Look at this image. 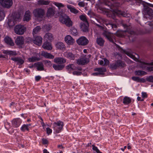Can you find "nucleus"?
<instances>
[{
  "mask_svg": "<svg viewBox=\"0 0 153 153\" xmlns=\"http://www.w3.org/2000/svg\"><path fill=\"white\" fill-rule=\"evenodd\" d=\"M41 77L39 75L36 76L35 77V80L36 82H38L40 80Z\"/></svg>",
  "mask_w": 153,
  "mask_h": 153,
  "instance_id": "56",
  "label": "nucleus"
},
{
  "mask_svg": "<svg viewBox=\"0 0 153 153\" xmlns=\"http://www.w3.org/2000/svg\"><path fill=\"white\" fill-rule=\"evenodd\" d=\"M64 126V123L60 120H59L56 122L53 123V128L55 131L56 133L58 134L63 129Z\"/></svg>",
  "mask_w": 153,
  "mask_h": 153,
  "instance_id": "3",
  "label": "nucleus"
},
{
  "mask_svg": "<svg viewBox=\"0 0 153 153\" xmlns=\"http://www.w3.org/2000/svg\"><path fill=\"white\" fill-rule=\"evenodd\" d=\"M101 73H99V72H95L92 73V75L94 76H98L101 75Z\"/></svg>",
  "mask_w": 153,
  "mask_h": 153,
  "instance_id": "61",
  "label": "nucleus"
},
{
  "mask_svg": "<svg viewBox=\"0 0 153 153\" xmlns=\"http://www.w3.org/2000/svg\"><path fill=\"white\" fill-rule=\"evenodd\" d=\"M103 35L105 36L110 42L116 44L114 43V37L113 35L110 32L107 30H105L102 33Z\"/></svg>",
  "mask_w": 153,
  "mask_h": 153,
  "instance_id": "8",
  "label": "nucleus"
},
{
  "mask_svg": "<svg viewBox=\"0 0 153 153\" xmlns=\"http://www.w3.org/2000/svg\"><path fill=\"white\" fill-rule=\"evenodd\" d=\"M81 74V72L76 71H74L73 72V74L74 75H80Z\"/></svg>",
  "mask_w": 153,
  "mask_h": 153,
  "instance_id": "54",
  "label": "nucleus"
},
{
  "mask_svg": "<svg viewBox=\"0 0 153 153\" xmlns=\"http://www.w3.org/2000/svg\"><path fill=\"white\" fill-rule=\"evenodd\" d=\"M68 8L69 9L70 11L72 13L74 14H76L79 13V11L76 9L73 6L70 4L67 5Z\"/></svg>",
  "mask_w": 153,
  "mask_h": 153,
  "instance_id": "27",
  "label": "nucleus"
},
{
  "mask_svg": "<svg viewBox=\"0 0 153 153\" xmlns=\"http://www.w3.org/2000/svg\"><path fill=\"white\" fill-rule=\"evenodd\" d=\"M80 19L82 21L87 22V20L85 16L81 15L79 16Z\"/></svg>",
  "mask_w": 153,
  "mask_h": 153,
  "instance_id": "44",
  "label": "nucleus"
},
{
  "mask_svg": "<svg viewBox=\"0 0 153 153\" xmlns=\"http://www.w3.org/2000/svg\"><path fill=\"white\" fill-rule=\"evenodd\" d=\"M5 13L2 9H0V21L3 20L5 17Z\"/></svg>",
  "mask_w": 153,
  "mask_h": 153,
  "instance_id": "41",
  "label": "nucleus"
},
{
  "mask_svg": "<svg viewBox=\"0 0 153 153\" xmlns=\"http://www.w3.org/2000/svg\"><path fill=\"white\" fill-rule=\"evenodd\" d=\"M90 55H85L82 57L77 59V63L80 65H84L88 63L89 62V59L88 57V56Z\"/></svg>",
  "mask_w": 153,
  "mask_h": 153,
  "instance_id": "6",
  "label": "nucleus"
},
{
  "mask_svg": "<svg viewBox=\"0 0 153 153\" xmlns=\"http://www.w3.org/2000/svg\"><path fill=\"white\" fill-rule=\"evenodd\" d=\"M54 62L57 64H63L66 62L65 59L61 57H56L54 59Z\"/></svg>",
  "mask_w": 153,
  "mask_h": 153,
  "instance_id": "15",
  "label": "nucleus"
},
{
  "mask_svg": "<svg viewBox=\"0 0 153 153\" xmlns=\"http://www.w3.org/2000/svg\"><path fill=\"white\" fill-rule=\"evenodd\" d=\"M64 56L71 60H74L75 58V55L71 52H65L64 53Z\"/></svg>",
  "mask_w": 153,
  "mask_h": 153,
  "instance_id": "16",
  "label": "nucleus"
},
{
  "mask_svg": "<svg viewBox=\"0 0 153 153\" xmlns=\"http://www.w3.org/2000/svg\"><path fill=\"white\" fill-rule=\"evenodd\" d=\"M136 2L143 5V14L144 15H148L152 16L153 14V10L149 7H153V4L145 2L142 0H135Z\"/></svg>",
  "mask_w": 153,
  "mask_h": 153,
  "instance_id": "1",
  "label": "nucleus"
},
{
  "mask_svg": "<svg viewBox=\"0 0 153 153\" xmlns=\"http://www.w3.org/2000/svg\"><path fill=\"white\" fill-rule=\"evenodd\" d=\"M131 102V99L130 97L126 96L123 98V103L125 105H128Z\"/></svg>",
  "mask_w": 153,
  "mask_h": 153,
  "instance_id": "31",
  "label": "nucleus"
},
{
  "mask_svg": "<svg viewBox=\"0 0 153 153\" xmlns=\"http://www.w3.org/2000/svg\"><path fill=\"white\" fill-rule=\"evenodd\" d=\"M55 9L52 7L49 8L47 13V16L48 17H51L53 16L55 14Z\"/></svg>",
  "mask_w": 153,
  "mask_h": 153,
  "instance_id": "25",
  "label": "nucleus"
},
{
  "mask_svg": "<svg viewBox=\"0 0 153 153\" xmlns=\"http://www.w3.org/2000/svg\"><path fill=\"white\" fill-rule=\"evenodd\" d=\"M96 42L98 45L101 46H102L104 45L105 41L102 38L100 37L97 39Z\"/></svg>",
  "mask_w": 153,
  "mask_h": 153,
  "instance_id": "32",
  "label": "nucleus"
},
{
  "mask_svg": "<svg viewBox=\"0 0 153 153\" xmlns=\"http://www.w3.org/2000/svg\"><path fill=\"white\" fill-rule=\"evenodd\" d=\"M33 41V40L31 37H28L27 38L26 40L27 42L30 43Z\"/></svg>",
  "mask_w": 153,
  "mask_h": 153,
  "instance_id": "53",
  "label": "nucleus"
},
{
  "mask_svg": "<svg viewBox=\"0 0 153 153\" xmlns=\"http://www.w3.org/2000/svg\"><path fill=\"white\" fill-rule=\"evenodd\" d=\"M95 71L99 72V73H101V74H104V72L106 71V69L105 68H96L94 69Z\"/></svg>",
  "mask_w": 153,
  "mask_h": 153,
  "instance_id": "33",
  "label": "nucleus"
},
{
  "mask_svg": "<svg viewBox=\"0 0 153 153\" xmlns=\"http://www.w3.org/2000/svg\"><path fill=\"white\" fill-rule=\"evenodd\" d=\"M77 43L79 45H85L89 43L88 40L85 36H81L76 40Z\"/></svg>",
  "mask_w": 153,
  "mask_h": 153,
  "instance_id": "7",
  "label": "nucleus"
},
{
  "mask_svg": "<svg viewBox=\"0 0 153 153\" xmlns=\"http://www.w3.org/2000/svg\"><path fill=\"white\" fill-rule=\"evenodd\" d=\"M66 68L69 72L71 70H73L76 69V67L74 64H70L66 66Z\"/></svg>",
  "mask_w": 153,
  "mask_h": 153,
  "instance_id": "34",
  "label": "nucleus"
},
{
  "mask_svg": "<svg viewBox=\"0 0 153 153\" xmlns=\"http://www.w3.org/2000/svg\"><path fill=\"white\" fill-rule=\"evenodd\" d=\"M56 48L59 50H64L65 49V45L63 43L61 42H59L57 43L55 45Z\"/></svg>",
  "mask_w": 153,
  "mask_h": 153,
  "instance_id": "29",
  "label": "nucleus"
},
{
  "mask_svg": "<svg viewBox=\"0 0 153 153\" xmlns=\"http://www.w3.org/2000/svg\"><path fill=\"white\" fill-rule=\"evenodd\" d=\"M123 26L125 28H126L127 30H128V29L129 28V27L128 26V25L126 24H123Z\"/></svg>",
  "mask_w": 153,
  "mask_h": 153,
  "instance_id": "62",
  "label": "nucleus"
},
{
  "mask_svg": "<svg viewBox=\"0 0 153 153\" xmlns=\"http://www.w3.org/2000/svg\"><path fill=\"white\" fill-rule=\"evenodd\" d=\"M118 13H118L119 14H120L121 15L123 16L124 17H128L127 15H126L125 12H123L122 11H118Z\"/></svg>",
  "mask_w": 153,
  "mask_h": 153,
  "instance_id": "49",
  "label": "nucleus"
},
{
  "mask_svg": "<svg viewBox=\"0 0 153 153\" xmlns=\"http://www.w3.org/2000/svg\"><path fill=\"white\" fill-rule=\"evenodd\" d=\"M105 25L109 29H112L113 28V24L108 23L106 24Z\"/></svg>",
  "mask_w": 153,
  "mask_h": 153,
  "instance_id": "59",
  "label": "nucleus"
},
{
  "mask_svg": "<svg viewBox=\"0 0 153 153\" xmlns=\"http://www.w3.org/2000/svg\"><path fill=\"white\" fill-rule=\"evenodd\" d=\"M59 20L61 23L65 24L68 27H70L72 25V22L70 18L65 14H63L61 16Z\"/></svg>",
  "mask_w": 153,
  "mask_h": 153,
  "instance_id": "2",
  "label": "nucleus"
},
{
  "mask_svg": "<svg viewBox=\"0 0 153 153\" xmlns=\"http://www.w3.org/2000/svg\"><path fill=\"white\" fill-rule=\"evenodd\" d=\"M0 3L3 7L9 8L12 5L13 1L12 0H0Z\"/></svg>",
  "mask_w": 153,
  "mask_h": 153,
  "instance_id": "9",
  "label": "nucleus"
},
{
  "mask_svg": "<svg viewBox=\"0 0 153 153\" xmlns=\"http://www.w3.org/2000/svg\"><path fill=\"white\" fill-rule=\"evenodd\" d=\"M42 140V143L44 144H47L48 143V141L46 139L43 138Z\"/></svg>",
  "mask_w": 153,
  "mask_h": 153,
  "instance_id": "55",
  "label": "nucleus"
},
{
  "mask_svg": "<svg viewBox=\"0 0 153 153\" xmlns=\"http://www.w3.org/2000/svg\"><path fill=\"white\" fill-rule=\"evenodd\" d=\"M44 38L47 41H49L50 42H51L53 39V36L52 33H46L45 35Z\"/></svg>",
  "mask_w": 153,
  "mask_h": 153,
  "instance_id": "22",
  "label": "nucleus"
},
{
  "mask_svg": "<svg viewBox=\"0 0 153 153\" xmlns=\"http://www.w3.org/2000/svg\"><path fill=\"white\" fill-rule=\"evenodd\" d=\"M11 59L16 62V64L19 65H22L24 64L25 61L21 57H15L11 58Z\"/></svg>",
  "mask_w": 153,
  "mask_h": 153,
  "instance_id": "11",
  "label": "nucleus"
},
{
  "mask_svg": "<svg viewBox=\"0 0 153 153\" xmlns=\"http://www.w3.org/2000/svg\"><path fill=\"white\" fill-rule=\"evenodd\" d=\"M142 94L143 98H146L147 97V94L146 92H142Z\"/></svg>",
  "mask_w": 153,
  "mask_h": 153,
  "instance_id": "60",
  "label": "nucleus"
},
{
  "mask_svg": "<svg viewBox=\"0 0 153 153\" xmlns=\"http://www.w3.org/2000/svg\"><path fill=\"white\" fill-rule=\"evenodd\" d=\"M135 74V75L138 76H144L147 73L143 71L138 70L136 71Z\"/></svg>",
  "mask_w": 153,
  "mask_h": 153,
  "instance_id": "35",
  "label": "nucleus"
},
{
  "mask_svg": "<svg viewBox=\"0 0 153 153\" xmlns=\"http://www.w3.org/2000/svg\"><path fill=\"white\" fill-rule=\"evenodd\" d=\"M45 64L48 67H50L52 65L51 61L48 60H45L44 61Z\"/></svg>",
  "mask_w": 153,
  "mask_h": 153,
  "instance_id": "46",
  "label": "nucleus"
},
{
  "mask_svg": "<svg viewBox=\"0 0 153 153\" xmlns=\"http://www.w3.org/2000/svg\"><path fill=\"white\" fill-rule=\"evenodd\" d=\"M15 43L17 45H21L24 43V39L22 36H18L15 40Z\"/></svg>",
  "mask_w": 153,
  "mask_h": 153,
  "instance_id": "20",
  "label": "nucleus"
},
{
  "mask_svg": "<svg viewBox=\"0 0 153 153\" xmlns=\"http://www.w3.org/2000/svg\"><path fill=\"white\" fill-rule=\"evenodd\" d=\"M26 30V28L24 25H16L14 28V31L17 34L22 35Z\"/></svg>",
  "mask_w": 153,
  "mask_h": 153,
  "instance_id": "4",
  "label": "nucleus"
},
{
  "mask_svg": "<svg viewBox=\"0 0 153 153\" xmlns=\"http://www.w3.org/2000/svg\"><path fill=\"white\" fill-rule=\"evenodd\" d=\"M31 14L29 10L26 11L24 17V21L27 22L30 20L31 18Z\"/></svg>",
  "mask_w": 153,
  "mask_h": 153,
  "instance_id": "21",
  "label": "nucleus"
},
{
  "mask_svg": "<svg viewBox=\"0 0 153 153\" xmlns=\"http://www.w3.org/2000/svg\"><path fill=\"white\" fill-rule=\"evenodd\" d=\"M42 47L44 49L48 50H51L52 48L51 43L47 41L44 43Z\"/></svg>",
  "mask_w": 153,
  "mask_h": 153,
  "instance_id": "23",
  "label": "nucleus"
},
{
  "mask_svg": "<svg viewBox=\"0 0 153 153\" xmlns=\"http://www.w3.org/2000/svg\"><path fill=\"white\" fill-rule=\"evenodd\" d=\"M22 122V120L19 118H14L11 121L12 125L14 128H18Z\"/></svg>",
  "mask_w": 153,
  "mask_h": 153,
  "instance_id": "10",
  "label": "nucleus"
},
{
  "mask_svg": "<svg viewBox=\"0 0 153 153\" xmlns=\"http://www.w3.org/2000/svg\"><path fill=\"white\" fill-rule=\"evenodd\" d=\"M92 149L96 151L97 153H102L98 149L97 147L96 146H95L94 145H92Z\"/></svg>",
  "mask_w": 153,
  "mask_h": 153,
  "instance_id": "43",
  "label": "nucleus"
},
{
  "mask_svg": "<svg viewBox=\"0 0 153 153\" xmlns=\"http://www.w3.org/2000/svg\"><path fill=\"white\" fill-rule=\"evenodd\" d=\"M131 79L133 80L138 82L144 83L146 82L145 79L143 78H140L137 76H133L131 77Z\"/></svg>",
  "mask_w": 153,
  "mask_h": 153,
  "instance_id": "24",
  "label": "nucleus"
},
{
  "mask_svg": "<svg viewBox=\"0 0 153 153\" xmlns=\"http://www.w3.org/2000/svg\"><path fill=\"white\" fill-rule=\"evenodd\" d=\"M87 14L91 18L95 16L94 13L93 12L91 11H88V12Z\"/></svg>",
  "mask_w": 153,
  "mask_h": 153,
  "instance_id": "48",
  "label": "nucleus"
},
{
  "mask_svg": "<svg viewBox=\"0 0 153 153\" xmlns=\"http://www.w3.org/2000/svg\"><path fill=\"white\" fill-rule=\"evenodd\" d=\"M110 67L112 70H115L117 69L118 68V67L116 61L114 62L111 63L110 65Z\"/></svg>",
  "mask_w": 153,
  "mask_h": 153,
  "instance_id": "38",
  "label": "nucleus"
},
{
  "mask_svg": "<svg viewBox=\"0 0 153 153\" xmlns=\"http://www.w3.org/2000/svg\"><path fill=\"white\" fill-rule=\"evenodd\" d=\"M54 4L59 8L63 7L64 6V5L61 3L55 2Z\"/></svg>",
  "mask_w": 153,
  "mask_h": 153,
  "instance_id": "47",
  "label": "nucleus"
},
{
  "mask_svg": "<svg viewBox=\"0 0 153 153\" xmlns=\"http://www.w3.org/2000/svg\"><path fill=\"white\" fill-rule=\"evenodd\" d=\"M42 42V38L40 36H37L33 40V42L38 46L41 45Z\"/></svg>",
  "mask_w": 153,
  "mask_h": 153,
  "instance_id": "13",
  "label": "nucleus"
},
{
  "mask_svg": "<svg viewBox=\"0 0 153 153\" xmlns=\"http://www.w3.org/2000/svg\"><path fill=\"white\" fill-rule=\"evenodd\" d=\"M104 4L105 6H108L109 8H111L112 4L110 2H106L104 3Z\"/></svg>",
  "mask_w": 153,
  "mask_h": 153,
  "instance_id": "50",
  "label": "nucleus"
},
{
  "mask_svg": "<svg viewBox=\"0 0 153 153\" xmlns=\"http://www.w3.org/2000/svg\"><path fill=\"white\" fill-rule=\"evenodd\" d=\"M145 79L148 82H153V76L151 75L147 76Z\"/></svg>",
  "mask_w": 153,
  "mask_h": 153,
  "instance_id": "42",
  "label": "nucleus"
},
{
  "mask_svg": "<svg viewBox=\"0 0 153 153\" xmlns=\"http://www.w3.org/2000/svg\"><path fill=\"white\" fill-rule=\"evenodd\" d=\"M35 17L37 18H42L45 15L44 10L41 8H37L33 11Z\"/></svg>",
  "mask_w": 153,
  "mask_h": 153,
  "instance_id": "5",
  "label": "nucleus"
},
{
  "mask_svg": "<svg viewBox=\"0 0 153 153\" xmlns=\"http://www.w3.org/2000/svg\"><path fill=\"white\" fill-rule=\"evenodd\" d=\"M80 27L81 30L83 32H88L89 25L88 22H86V24L81 23L80 24Z\"/></svg>",
  "mask_w": 153,
  "mask_h": 153,
  "instance_id": "12",
  "label": "nucleus"
},
{
  "mask_svg": "<svg viewBox=\"0 0 153 153\" xmlns=\"http://www.w3.org/2000/svg\"><path fill=\"white\" fill-rule=\"evenodd\" d=\"M41 55L45 58L48 59H53L54 57V56L51 53L44 51L42 52Z\"/></svg>",
  "mask_w": 153,
  "mask_h": 153,
  "instance_id": "19",
  "label": "nucleus"
},
{
  "mask_svg": "<svg viewBox=\"0 0 153 153\" xmlns=\"http://www.w3.org/2000/svg\"><path fill=\"white\" fill-rule=\"evenodd\" d=\"M143 64L145 65H153V62L150 63H148L146 62H144Z\"/></svg>",
  "mask_w": 153,
  "mask_h": 153,
  "instance_id": "64",
  "label": "nucleus"
},
{
  "mask_svg": "<svg viewBox=\"0 0 153 153\" xmlns=\"http://www.w3.org/2000/svg\"><path fill=\"white\" fill-rule=\"evenodd\" d=\"M41 59L40 58H38L36 56L32 57L31 58H29L28 59V60L30 62H34L36 61H38Z\"/></svg>",
  "mask_w": 153,
  "mask_h": 153,
  "instance_id": "39",
  "label": "nucleus"
},
{
  "mask_svg": "<svg viewBox=\"0 0 153 153\" xmlns=\"http://www.w3.org/2000/svg\"><path fill=\"white\" fill-rule=\"evenodd\" d=\"M46 131L47 134L49 135L52 133V130L49 128H46Z\"/></svg>",
  "mask_w": 153,
  "mask_h": 153,
  "instance_id": "52",
  "label": "nucleus"
},
{
  "mask_svg": "<svg viewBox=\"0 0 153 153\" xmlns=\"http://www.w3.org/2000/svg\"><path fill=\"white\" fill-rule=\"evenodd\" d=\"M125 53L128 56H129L130 57H131V58L133 59H134V55H132V54H131V53L128 52H127L126 51H125Z\"/></svg>",
  "mask_w": 153,
  "mask_h": 153,
  "instance_id": "51",
  "label": "nucleus"
},
{
  "mask_svg": "<svg viewBox=\"0 0 153 153\" xmlns=\"http://www.w3.org/2000/svg\"><path fill=\"white\" fill-rule=\"evenodd\" d=\"M4 41L7 45L10 46H13L14 45V44L12 39L7 36L5 37Z\"/></svg>",
  "mask_w": 153,
  "mask_h": 153,
  "instance_id": "18",
  "label": "nucleus"
},
{
  "mask_svg": "<svg viewBox=\"0 0 153 153\" xmlns=\"http://www.w3.org/2000/svg\"><path fill=\"white\" fill-rule=\"evenodd\" d=\"M71 33L74 36H76L78 35V32L77 29L74 27H72L70 29Z\"/></svg>",
  "mask_w": 153,
  "mask_h": 153,
  "instance_id": "36",
  "label": "nucleus"
},
{
  "mask_svg": "<svg viewBox=\"0 0 153 153\" xmlns=\"http://www.w3.org/2000/svg\"><path fill=\"white\" fill-rule=\"evenodd\" d=\"M104 64L103 65H108L109 63V61L107 60L106 59H104Z\"/></svg>",
  "mask_w": 153,
  "mask_h": 153,
  "instance_id": "58",
  "label": "nucleus"
},
{
  "mask_svg": "<svg viewBox=\"0 0 153 153\" xmlns=\"http://www.w3.org/2000/svg\"><path fill=\"white\" fill-rule=\"evenodd\" d=\"M65 66L64 64L56 65L54 64L53 65V67L55 70L60 71L62 70Z\"/></svg>",
  "mask_w": 153,
  "mask_h": 153,
  "instance_id": "26",
  "label": "nucleus"
},
{
  "mask_svg": "<svg viewBox=\"0 0 153 153\" xmlns=\"http://www.w3.org/2000/svg\"><path fill=\"white\" fill-rule=\"evenodd\" d=\"M50 1L48 0H38L37 4L38 5H48L50 4Z\"/></svg>",
  "mask_w": 153,
  "mask_h": 153,
  "instance_id": "28",
  "label": "nucleus"
},
{
  "mask_svg": "<svg viewBox=\"0 0 153 153\" xmlns=\"http://www.w3.org/2000/svg\"><path fill=\"white\" fill-rule=\"evenodd\" d=\"M147 69L149 71H153V67L151 66L147 68Z\"/></svg>",
  "mask_w": 153,
  "mask_h": 153,
  "instance_id": "63",
  "label": "nucleus"
},
{
  "mask_svg": "<svg viewBox=\"0 0 153 153\" xmlns=\"http://www.w3.org/2000/svg\"><path fill=\"white\" fill-rule=\"evenodd\" d=\"M116 62L118 68H124L126 66V65L125 62L121 60H116Z\"/></svg>",
  "mask_w": 153,
  "mask_h": 153,
  "instance_id": "30",
  "label": "nucleus"
},
{
  "mask_svg": "<svg viewBox=\"0 0 153 153\" xmlns=\"http://www.w3.org/2000/svg\"><path fill=\"white\" fill-rule=\"evenodd\" d=\"M65 40L68 45H72L74 42V39L69 35H68L65 37Z\"/></svg>",
  "mask_w": 153,
  "mask_h": 153,
  "instance_id": "17",
  "label": "nucleus"
},
{
  "mask_svg": "<svg viewBox=\"0 0 153 153\" xmlns=\"http://www.w3.org/2000/svg\"><path fill=\"white\" fill-rule=\"evenodd\" d=\"M21 131L23 132H25L26 131H28L29 130L28 126L26 124H23L20 128Z\"/></svg>",
  "mask_w": 153,
  "mask_h": 153,
  "instance_id": "40",
  "label": "nucleus"
},
{
  "mask_svg": "<svg viewBox=\"0 0 153 153\" xmlns=\"http://www.w3.org/2000/svg\"><path fill=\"white\" fill-rule=\"evenodd\" d=\"M34 65L36 68L37 70L38 71H42L44 70V65L41 62L35 63L34 64Z\"/></svg>",
  "mask_w": 153,
  "mask_h": 153,
  "instance_id": "14",
  "label": "nucleus"
},
{
  "mask_svg": "<svg viewBox=\"0 0 153 153\" xmlns=\"http://www.w3.org/2000/svg\"><path fill=\"white\" fill-rule=\"evenodd\" d=\"M8 55L11 56H16L17 55V53L16 51H9Z\"/></svg>",
  "mask_w": 153,
  "mask_h": 153,
  "instance_id": "45",
  "label": "nucleus"
},
{
  "mask_svg": "<svg viewBox=\"0 0 153 153\" xmlns=\"http://www.w3.org/2000/svg\"><path fill=\"white\" fill-rule=\"evenodd\" d=\"M41 28L39 26H37L35 27L33 30V36L35 34H37L41 30Z\"/></svg>",
  "mask_w": 153,
  "mask_h": 153,
  "instance_id": "37",
  "label": "nucleus"
},
{
  "mask_svg": "<svg viewBox=\"0 0 153 153\" xmlns=\"http://www.w3.org/2000/svg\"><path fill=\"white\" fill-rule=\"evenodd\" d=\"M78 5L81 7H83L85 6V3L84 1H80L78 4Z\"/></svg>",
  "mask_w": 153,
  "mask_h": 153,
  "instance_id": "57",
  "label": "nucleus"
}]
</instances>
